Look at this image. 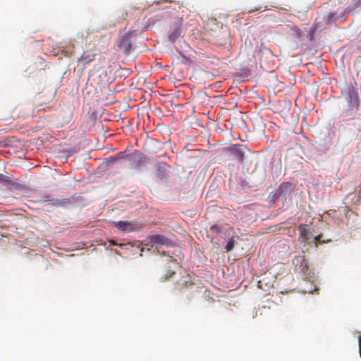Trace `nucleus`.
Wrapping results in <instances>:
<instances>
[{
    "label": "nucleus",
    "mask_w": 361,
    "mask_h": 361,
    "mask_svg": "<svg viewBox=\"0 0 361 361\" xmlns=\"http://www.w3.org/2000/svg\"><path fill=\"white\" fill-rule=\"evenodd\" d=\"M264 286H268V283H266V278H263L262 279L259 280L257 283V286L260 289H264ZM273 285L271 284L270 286H269V287H272Z\"/></svg>",
    "instance_id": "12"
},
{
    "label": "nucleus",
    "mask_w": 361,
    "mask_h": 361,
    "mask_svg": "<svg viewBox=\"0 0 361 361\" xmlns=\"http://www.w3.org/2000/svg\"><path fill=\"white\" fill-rule=\"evenodd\" d=\"M336 20H337L336 13H331L328 15L326 22L327 24H330L331 23L335 22Z\"/></svg>",
    "instance_id": "11"
},
{
    "label": "nucleus",
    "mask_w": 361,
    "mask_h": 361,
    "mask_svg": "<svg viewBox=\"0 0 361 361\" xmlns=\"http://www.w3.org/2000/svg\"><path fill=\"white\" fill-rule=\"evenodd\" d=\"M173 274H175L174 271L171 272L169 276L165 277L164 280H166L169 277H171Z\"/></svg>",
    "instance_id": "21"
},
{
    "label": "nucleus",
    "mask_w": 361,
    "mask_h": 361,
    "mask_svg": "<svg viewBox=\"0 0 361 361\" xmlns=\"http://www.w3.org/2000/svg\"><path fill=\"white\" fill-rule=\"evenodd\" d=\"M180 30L176 28L169 34V39L171 42H174L180 37Z\"/></svg>",
    "instance_id": "8"
},
{
    "label": "nucleus",
    "mask_w": 361,
    "mask_h": 361,
    "mask_svg": "<svg viewBox=\"0 0 361 361\" xmlns=\"http://www.w3.org/2000/svg\"><path fill=\"white\" fill-rule=\"evenodd\" d=\"M355 7L361 6V0H355Z\"/></svg>",
    "instance_id": "19"
},
{
    "label": "nucleus",
    "mask_w": 361,
    "mask_h": 361,
    "mask_svg": "<svg viewBox=\"0 0 361 361\" xmlns=\"http://www.w3.org/2000/svg\"><path fill=\"white\" fill-rule=\"evenodd\" d=\"M300 231L299 240L300 242H305L310 238V231L305 225H300L298 228Z\"/></svg>",
    "instance_id": "5"
},
{
    "label": "nucleus",
    "mask_w": 361,
    "mask_h": 361,
    "mask_svg": "<svg viewBox=\"0 0 361 361\" xmlns=\"http://www.w3.org/2000/svg\"><path fill=\"white\" fill-rule=\"evenodd\" d=\"M4 180H5V176L3 174L0 173V182H3V181H4Z\"/></svg>",
    "instance_id": "20"
},
{
    "label": "nucleus",
    "mask_w": 361,
    "mask_h": 361,
    "mask_svg": "<svg viewBox=\"0 0 361 361\" xmlns=\"http://www.w3.org/2000/svg\"><path fill=\"white\" fill-rule=\"evenodd\" d=\"M71 203V200L69 198H64L62 200H56L54 204L56 207H66Z\"/></svg>",
    "instance_id": "7"
},
{
    "label": "nucleus",
    "mask_w": 361,
    "mask_h": 361,
    "mask_svg": "<svg viewBox=\"0 0 361 361\" xmlns=\"http://www.w3.org/2000/svg\"><path fill=\"white\" fill-rule=\"evenodd\" d=\"M233 247H234V240H230L227 243V244H226V245L225 247V249H226V252H230V251H231L233 250Z\"/></svg>",
    "instance_id": "13"
},
{
    "label": "nucleus",
    "mask_w": 361,
    "mask_h": 361,
    "mask_svg": "<svg viewBox=\"0 0 361 361\" xmlns=\"http://www.w3.org/2000/svg\"><path fill=\"white\" fill-rule=\"evenodd\" d=\"M118 48L124 54H129L131 50V36L130 34H126L121 37L118 42Z\"/></svg>",
    "instance_id": "3"
},
{
    "label": "nucleus",
    "mask_w": 361,
    "mask_h": 361,
    "mask_svg": "<svg viewBox=\"0 0 361 361\" xmlns=\"http://www.w3.org/2000/svg\"><path fill=\"white\" fill-rule=\"evenodd\" d=\"M113 224L114 225V226H116V228L123 231L130 232L135 229V226L128 221H114L113 222Z\"/></svg>",
    "instance_id": "4"
},
{
    "label": "nucleus",
    "mask_w": 361,
    "mask_h": 361,
    "mask_svg": "<svg viewBox=\"0 0 361 361\" xmlns=\"http://www.w3.org/2000/svg\"><path fill=\"white\" fill-rule=\"evenodd\" d=\"M246 146L242 145H233L231 146L228 150L235 155L240 163L244 161L245 152Z\"/></svg>",
    "instance_id": "2"
},
{
    "label": "nucleus",
    "mask_w": 361,
    "mask_h": 361,
    "mask_svg": "<svg viewBox=\"0 0 361 361\" xmlns=\"http://www.w3.org/2000/svg\"><path fill=\"white\" fill-rule=\"evenodd\" d=\"M81 59L85 61V63H88L91 61L93 59V55L90 56H85V54H82L81 56Z\"/></svg>",
    "instance_id": "14"
},
{
    "label": "nucleus",
    "mask_w": 361,
    "mask_h": 361,
    "mask_svg": "<svg viewBox=\"0 0 361 361\" xmlns=\"http://www.w3.org/2000/svg\"><path fill=\"white\" fill-rule=\"evenodd\" d=\"M291 186V184L288 182L283 183L280 185L279 188V194H282L284 192L288 190Z\"/></svg>",
    "instance_id": "10"
},
{
    "label": "nucleus",
    "mask_w": 361,
    "mask_h": 361,
    "mask_svg": "<svg viewBox=\"0 0 361 361\" xmlns=\"http://www.w3.org/2000/svg\"><path fill=\"white\" fill-rule=\"evenodd\" d=\"M357 49L359 50L360 52H361V45L357 47Z\"/></svg>",
    "instance_id": "23"
},
{
    "label": "nucleus",
    "mask_w": 361,
    "mask_h": 361,
    "mask_svg": "<svg viewBox=\"0 0 361 361\" xmlns=\"http://www.w3.org/2000/svg\"><path fill=\"white\" fill-rule=\"evenodd\" d=\"M147 161V158L144 155H140L138 159L136 161L135 167L140 169L141 166H145Z\"/></svg>",
    "instance_id": "9"
},
{
    "label": "nucleus",
    "mask_w": 361,
    "mask_h": 361,
    "mask_svg": "<svg viewBox=\"0 0 361 361\" xmlns=\"http://www.w3.org/2000/svg\"><path fill=\"white\" fill-rule=\"evenodd\" d=\"M343 95L347 101L350 109H357L360 106V99L357 93V82L353 80L348 85V87L342 90Z\"/></svg>",
    "instance_id": "1"
},
{
    "label": "nucleus",
    "mask_w": 361,
    "mask_h": 361,
    "mask_svg": "<svg viewBox=\"0 0 361 361\" xmlns=\"http://www.w3.org/2000/svg\"><path fill=\"white\" fill-rule=\"evenodd\" d=\"M109 243H110L111 245H119L120 247H121V246H123V244H119V245H118V244L116 243V241H115L114 240H112V239H111V240H109Z\"/></svg>",
    "instance_id": "18"
},
{
    "label": "nucleus",
    "mask_w": 361,
    "mask_h": 361,
    "mask_svg": "<svg viewBox=\"0 0 361 361\" xmlns=\"http://www.w3.org/2000/svg\"><path fill=\"white\" fill-rule=\"evenodd\" d=\"M166 241L167 238L161 235H154L150 237V242L152 244L164 245Z\"/></svg>",
    "instance_id": "6"
},
{
    "label": "nucleus",
    "mask_w": 361,
    "mask_h": 361,
    "mask_svg": "<svg viewBox=\"0 0 361 361\" xmlns=\"http://www.w3.org/2000/svg\"><path fill=\"white\" fill-rule=\"evenodd\" d=\"M358 343H359V353L361 357V335L358 337Z\"/></svg>",
    "instance_id": "17"
},
{
    "label": "nucleus",
    "mask_w": 361,
    "mask_h": 361,
    "mask_svg": "<svg viewBox=\"0 0 361 361\" xmlns=\"http://www.w3.org/2000/svg\"><path fill=\"white\" fill-rule=\"evenodd\" d=\"M192 285H193V283H190V282H188V281H185L184 282V286H181V288H180V290H182L184 288V287H185V288H186V287H188V286H192Z\"/></svg>",
    "instance_id": "16"
},
{
    "label": "nucleus",
    "mask_w": 361,
    "mask_h": 361,
    "mask_svg": "<svg viewBox=\"0 0 361 361\" xmlns=\"http://www.w3.org/2000/svg\"><path fill=\"white\" fill-rule=\"evenodd\" d=\"M210 230L212 231H214L216 233H220L221 231V228L219 226H217V225H212L210 227Z\"/></svg>",
    "instance_id": "15"
},
{
    "label": "nucleus",
    "mask_w": 361,
    "mask_h": 361,
    "mask_svg": "<svg viewBox=\"0 0 361 361\" xmlns=\"http://www.w3.org/2000/svg\"><path fill=\"white\" fill-rule=\"evenodd\" d=\"M297 34L298 35V36H300L301 31L299 29H297Z\"/></svg>",
    "instance_id": "22"
}]
</instances>
